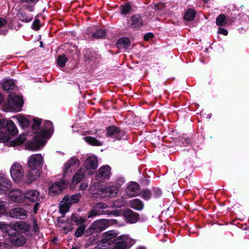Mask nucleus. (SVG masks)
I'll return each mask as SVG.
<instances>
[{"label":"nucleus","mask_w":249,"mask_h":249,"mask_svg":"<svg viewBox=\"0 0 249 249\" xmlns=\"http://www.w3.org/2000/svg\"><path fill=\"white\" fill-rule=\"evenodd\" d=\"M32 129L35 136L33 140L28 137L26 144V148L29 150H39L42 148L48 139L52 134L53 124L49 121L42 120L39 118H34Z\"/></svg>","instance_id":"f257e3e1"},{"label":"nucleus","mask_w":249,"mask_h":249,"mask_svg":"<svg viewBox=\"0 0 249 249\" xmlns=\"http://www.w3.org/2000/svg\"><path fill=\"white\" fill-rule=\"evenodd\" d=\"M18 133V129L14 122L11 120H6L5 126L0 129V142L9 146L20 145L28 138L24 135H20L16 140H11L12 137L17 135Z\"/></svg>","instance_id":"f03ea898"},{"label":"nucleus","mask_w":249,"mask_h":249,"mask_svg":"<svg viewBox=\"0 0 249 249\" xmlns=\"http://www.w3.org/2000/svg\"><path fill=\"white\" fill-rule=\"evenodd\" d=\"M115 219H100L95 221L87 230L86 232L88 234H90L94 231L101 232L109 226L116 223Z\"/></svg>","instance_id":"7ed1b4c3"},{"label":"nucleus","mask_w":249,"mask_h":249,"mask_svg":"<svg viewBox=\"0 0 249 249\" xmlns=\"http://www.w3.org/2000/svg\"><path fill=\"white\" fill-rule=\"evenodd\" d=\"M136 241L128 234H122L113 241L114 246L111 249H128Z\"/></svg>","instance_id":"20e7f679"},{"label":"nucleus","mask_w":249,"mask_h":249,"mask_svg":"<svg viewBox=\"0 0 249 249\" xmlns=\"http://www.w3.org/2000/svg\"><path fill=\"white\" fill-rule=\"evenodd\" d=\"M98 185L90 186L89 191L91 193H99L103 197H113L115 196L118 193V188L116 186H100L98 187L97 191L95 190V187Z\"/></svg>","instance_id":"39448f33"},{"label":"nucleus","mask_w":249,"mask_h":249,"mask_svg":"<svg viewBox=\"0 0 249 249\" xmlns=\"http://www.w3.org/2000/svg\"><path fill=\"white\" fill-rule=\"evenodd\" d=\"M81 198L80 194H76L71 196H66L64 197L59 204V211L61 213H67L71 205L79 202Z\"/></svg>","instance_id":"423d86ee"},{"label":"nucleus","mask_w":249,"mask_h":249,"mask_svg":"<svg viewBox=\"0 0 249 249\" xmlns=\"http://www.w3.org/2000/svg\"><path fill=\"white\" fill-rule=\"evenodd\" d=\"M23 103V99L21 96H18L15 93L11 94L9 96L7 105L8 108L6 111H19L21 110Z\"/></svg>","instance_id":"0eeeda50"},{"label":"nucleus","mask_w":249,"mask_h":249,"mask_svg":"<svg viewBox=\"0 0 249 249\" xmlns=\"http://www.w3.org/2000/svg\"><path fill=\"white\" fill-rule=\"evenodd\" d=\"M10 175L14 182L21 181L24 177V170L22 165L17 162L14 163L10 168Z\"/></svg>","instance_id":"6e6552de"},{"label":"nucleus","mask_w":249,"mask_h":249,"mask_svg":"<svg viewBox=\"0 0 249 249\" xmlns=\"http://www.w3.org/2000/svg\"><path fill=\"white\" fill-rule=\"evenodd\" d=\"M80 164V160L76 157L70 158L64 165L63 168V175L64 177L70 176L78 167Z\"/></svg>","instance_id":"1a4fd4ad"},{"label":"nucleus","mask_w":249,"mask_h":249,"mask_svg":"<svg viewBox=\"0 0 249 249\" xmlns=\"http://www.w3.org/2000/svg\"><path fill=\"white\" fill-rule=\"evenodd\" d=\"M11 201L17 204H24V191L18 188L11 190L9 193Z\"/></svg>","instance_id":"9d476101"},{"label":"nucleus","mask_w":249,"mask_h":249,"mask_svg":"<svg viewBox=\"0 0 249 249\" xmlns=\"http://www.w3.org/2000/svg\"><path fill=\"white\" fill-rule=\"evenodd\" d=\"M44 162L43 156L40 154H33L28 160L27 164L30 168L38 169L42 167Z\"/></svg>","instance_id":"9b49d317"},{"label":"nucleus","mask_w":249,"mask_h":249,"mask_svg":"<svg viewBox=\"0 0 249 249\" xmlns=\"http://www.w3.org/2000/svg\"><path fill=\"white\" fill-rule=\"evenodd\" d=\"M84 166L89 174H92V171L96 169L98 166L97 157L95 155L88 156L84 163Z\"/></svg>","instance_id":"f8f14e48"},{"label":"nucleus","mask_w":249,"mask_h":249,"mask_svg":"<svg viewBox=\"0 0 249 249\" xmlns=\"http://www.w3.org/2000/svg\"><path fill=\"white\" fill-rule=\"evenodd\" d=\"M39 192L36 190L27 189L24 191V204L28 201L36 202L39 199Z\"/></svg>","instance_id":"ddd939ff"},{"label":"nucleus","mask_w":249,"mask_h":249,"mask_svg":"<svg viewBox=\"0 0 249 249\" xmlns=\"http://www.w3.org/2000/svg\"><path fill=\"white\" fill-rule=\"evenodd\" d=\"M8 233L9 235V241L12 245L20 247L26 243V238L24 236L17 233L11 235Z\"/></svg>","instance_id":"4468645a"},{"label":"nucleus","mask_w":249,"mask_h":249,"mask_svg":"<svg viewBox=\"0 0 249 249\" xmlns=\"http://www.w3.org/2000/svg\"><path fill=\"white\" fill-rule=\"evenodd\" d=\"M27 211L20 207L11 209L9 212L10 217L21 220L25 219L27 217Z\"/></svg>","instance_id":"2eb2a0df"},{"label":"nucleus","mask_w":249,"mask_h":249,"mask_svg":"<svg viewBox=\"0 0 249 249\" xmlns=\"http://www.w3.org/2000/svg\"><path fill=\"white\" fill-rule=\"evenodd\" d=\"M66 186L63 181L57 182L53 184L49 189V194L50 196H55L60 194Z\"/></svg>","instance_id":"dca6fc26"},{"label":"nucleus","mask_w":249,"mask_h":249,"mask_svg":"<svg viewBox=\"0 0 249 249\" xmlns=\"http://www.w3.org/2000/svg\"><path fill=\"white\" fill-rule=\"evenodd\" d=\"M107 136L115 139L116 140H120L124 135V132L115 126L108 127L107 129Z\"/></svg>","instance_id":"f3484780"},{"label":"nucleus","mask_w":249,"mask_h":249,"mask_svg":"<svg viewBox=\"0 0 249 249\" xmlns=\"http://www.w3.org/2000/svg\"><path fill=\"white\" fill-rule=\"evenodd\" d=\"M110 167L107 165L101 167L95 176L97 180L108 179L110 177Z\"/></svg>","instance_id":"a211bd4d"},{"label":"nucleus","mask_w":249,"mask_h":249,"mask_svg":"<svg viewBox=\"0 0 249 249\" xmlns=\"http://www.w3.org/2000/svg\"><path fill=\"white\" fill-rule=\"evenodd\" d=\"M12 186L11 180L5 176L0 175V194H5Z\"/></svg>","instance_id":"6ab92c4d"},{"label":"nucleus","mask_w":249,"mask_h":249,"mask_svg":"<svg viewBox=\"0 0 249 249\" xmlns=\"http://www.w3.org/2000/svg\"><path fill=\"white\" fill-rule=\"evenodd\" d=\"M40 176V171L38 169L30 168L28 171L24 182L30 184Z\"/></svg>","instance_id":"aec40b11"},{"label":"nucleus","mask_w":249,"mask_h":249,"mask_svg":"<svg viewBox=\"0 0 249 249\" xmlns=\"http://www.w3.org/2000/svg\"><path fill=\"white\" fill-rule=\"evenodd\" d=\"M13 229L21 233L27 232L30 230V225L24 221L16 222L12 226Z\"/></svg>","instance_id":"412c9836"},{"label":"nucleus","mask_w":249,"mask_h":249,"mask_svg":"<svg viewBox=\"0 0 249 249\" xmlns=\"http://www.w3.org/2000/svg\"><path fill=\"white\" fill-rule=\"evenodd\" d=\"M140 186L136 182L130 183L126 189V194L130 197H133L139 194Z\"/></svg>","instance_id":"4be33fe9"},{"label":"nucleus","mask_w":249,"mask_h":249,"mask_svg":"<svg viewBox=\"0 0 249 249\" xmlns=\"http://www.w3.org/2000/svg\"><path fill=\"white\" fill-rule=\"evenodd\" d=\"M85 177V171L83 169H79L73 177L71 184V188H74L75 186Z\"/></svg>","instance_id":"5701e85b"},{"label":"nucleus","mask_w":249,"mask_h":249,"mask_svg":"<svg viewBox=\"0 0 249 249\" xmlns=\"http://www.w3.org/2000/svg\"><path fill=\"white\" fill-rule=\"evenodd\" d=\"M124 214L126 220L130 223H135L139 219L138 214L132 212L130 209L126 210L124 212Z\"/></svg>","instance_id":"b1692460"},{"label":"nucleus","mask_w":249,"mask_h":249,"mask_svg":"<svg viewBox=\"0 0 249 249\" xmlns=\"http://www.w3.org/2000/svg\"><path fill=\"white\" fill-rule=\"evenodd\" d=\"M131 20V26L132 28H139L142 25L141 17L138 15L132 16Z\"/></svg>","instance_id":"393cba45"},{"label":"nucleus","mask_w":249,"mask_h":249,"mask_svg":"<svg viewBox=\"0 0 249 249\" xmlns=\"http://www.w3.org/2000/svg\"><path fill=\"white\" fill-rule=\"evenodd\" d=\"M118 235V233L116 231L111 230L106 231L103 233V238L110 244L111 240L116 237Z\"/></svg>","instance_id":"a878e982"},{"label":"nucleus","mask_w":249,"mask_h":249,"mask_svg":"<svg viewBox=\"0 0 249 249\" xmlns=\"http://www.w3.org/2000/svg\"><path fill=\"white\" fill-rule=\"evenodd\" d=\"M130 44V40L127 37L120 38L117 42V46L120 49H127Z\"/></svg>","instance_id":"bb28decb"},{"label":"nucleus","mask_w":249,"mask_h":249,"mask_svg":"<svg viewBox=\"0 0 249 249\" xmlns=\"http://www.w3.org/2000/svg\"><path fill=\"white\" fill-rule=\"evenodd\" d=\"M130 206L131 208L137 210H141L143 208L142 202L138 199H134L130 201Z\"/></svg>","instance_id":"cd10ccee"},{"label":"nucleus","mask_w":249,"mask_h":249,"mask_svg":"<svg viewBox=\"0 0 249 249\" xmlns=\"http://www.w3.org/2000/svg\"><path fill=\"white\" fill-rule=\"evenodd\" d=\"M9 209V203L0 200V217L6 214Z\"/></svg>","instance_id":"c85d7f7f"},{"label":"nucleus","mask_w":249,"mask_h":249,"mask_svg":"<svg viewBox=\"0 0 249 249\" xmlns=\"http://www.w3.org/2000/svg\"><path fill=\"white\" fill-rule=\"evenodd\" d=\"M17 15L19 19L23 22H29L33 19V16L30 15H28L24 11H19Z\"/></svg>","instance_id":"c756f323"},{"label":"nucleus","mask_w":249,"mask_h":249,"mask_svg":"<svg viewBox=\"0 0 249 249\" xmlns=\"http://www.w3.org/2000/svg\"><path fill=\"white\" fill-rule=\"evenodd\" d=\"M15 83L13 80L6 79L4 80L2 82V88L6 91H9L13 89L15 87Z\"/></svg>","instance_id":"7c9ffc66"},{"label":"nucleus","mask_w":249,"mask_h":249,"mask_svg":"<svg viewBox=\"0 0 249 249\" xmlns=\"http://www.w3.org/2000/svg\"><path fill=\"white\" fill-rule=\"evenodd\" d=\"M85 141L93 146H100L103 144V142H100L95 138L91 137H84Z\"/></svg>","instance_id":"2f4dec72"},{"label":"nucleus","mask_w":249,"mask_h":249,"mask_svg":"<svg viewBox=\"0 0 249 249\" xmlns=\"http://www.w3.org/2000/svg\"><path fill=\"white\" fill-rule=\"evenodd\" d=\"M71 220L76 223L77 225H82L86 221V218L80 216L76 214H72Z\"/></svg>","instance_id":"473e14b6"},{"label":"nucleus","mask_w":249,"mask_h":249,"mask_svg":"<svg viewBox=\"0 0 249 249\" xmlns=\"http://www.w3.org/2000/svg\"><path fill=\"white\" fill-rule=\"evenodd\" d=\"M228 21L226 17L223 14L219 15L216 19V24L219 26H223L227 24Z\"/></svg>","instance_id":"72a5a7b5"},{"label":"nucleus","mask_w":249,"mask_h":249,"mask_svg":"<svg viewBox=\"0 0 249 249\" xmlns=\"http://www.w3.org/2000/svg\"><path fill=\"white\" fill-rule=\"evenodd\" d=\"M196 15V13L194 10L189 9L188 10L184 15V19L187 21L192 20Z\"/></svg>","instance_id":"f704fd0d"},{"label":"nucleus","mask_w":249,"mask_h":249,"mask_svg":"<svg viewBox=\"0 0 249 249\" xmlns=\"http://www.w3.org/2000/svg\"><path fill=\"white\" fill-rule=\"evenodd\" d=\"M16 118L17 119L18 122L22 127H26L29 125V121L24 116H18Z\"/></svg>","instance_id":"c9c22d12"},{"label":"nucleus","mask_w":249,"mask_h":249,"mask_svg":"<svg viewBox=\"0 0 249 249\" xmlns=\"http://www.w3.org/2000/svg\"><path fill=\"white\" fill-rule=\"evenodd\" d=\"M95 207L98 211H102L103 212V214H109L106 211L108 206L106 204L103 203H98Z\"/></svg>","instance_id":"e433bc0d"},{"label":"nucleus","mask_w":249,"mask_h":249,"mask_svg":"<svg viewBox=\"0 0 249 249\" xmlns=\"http://www.w3.org/2000/svg\"><path fill=\"white\" fill-rule=\"evenodd\" d=\"M109 242H107L103 238L102 240L97 243L95 249H104L109 245Z\"/></svg>","instance_id":"4c0bfd02"},{"label":"nucleus","mask_w":249,"mask_h":249,"mask_svg":"<svg viewBox=\"0 0 249 249\" xmlns=\"http://www.w3.org/2000/svg\"><path fill=\"white\" fill-rule=\"evenodd\" d=\"M131 7L129 3H126L121 6V13L124 15L130 13Z\"/></svg>","instance_id":"58836bf2"},{"label":"nucleus","mask_w":249,"mask_h":249,"mask_svg":"<svg viewBox=\"0 0 249 249\" xmlns=\"http://www.w3.org/2000/svg\"><path fill=\"white\" fill-rule=\"evenodd\" d=\"M67 61V58L65 55H61L57 58V64L61 67L65 66L66 62Z\"/></svg>","instance_id":"ea45409f"},{"label":"nucleus","mask_w":249,"mask_h":249,"mask_svg":"<svg viewBox=\"0 0 249 249\" xmlns=\"http://www.w3.org/2000/svg\"><path fill=\"white\" fill-rule=\"evenodd\" d=\"M103 213L102 211H98L97 209H96V208L94 207L93 209L89 212L88 217L91 218L96 215L103 214Z\"/></svg>","instance_id":"a19ab883"},{"label":"nucleus","mask_w":249,"mask_h":249,"mask_svg":"<svg viewBox=\"0 0 249 249\" xmlns=\"http://www.w3.org/2000/svg\"><path fill=\"white\" fill-rule=\"evenodd\" d=\"M86 229V226L84 225H82L80 226V227L78 228V229L76 230V232H75V236L76 237H80L82 234L84 233V231Z\"/></svg>","instance_id":"79ce46f5"},{"label":"nucleus","mask_w":249,"mask_h":249,"mask_svg":"<svg viewBox=\"0 0 249 249\" xmlns=\"http://www.w3.org/2000/svg\"><path fill=\"white\" fill-rule=\"evenodd\" d=\"M106 33L104 30H98L96 31V33L93 34V36L94 37H96L97 38H100L103 37L105 36Z\"/></svg>","instance_id":"37998d69"},{"label":"nucleus","mask_w":249,"mask_h":249,"mask_svg":"<svg viewBox=\"0 0 249 249\" xmlns=\"http://www.w3.org/2000/svg\"><path fill=\"white\" fill-rule=\"evenodd\" d=\"M10 225L6 224L4 222H0V229L3 232L8 231V230L11 228Z\"/></svg>","instance_id":"c03bdc74"},{"label":"nucleus","mask_w":249,"mask_h":249,"mask_svg":"<svg viewBox=\"0 0 249 249\" xmlns=\"http://www.w3.org/2000/svg\"><path fill=\"white\" fill-rule=\"evenodd\" d=\"M151 196V193L148 190H144L142 192V197L145 199L148 200L150 199Z\"/></svg>","instance_id":"a18cd8bd"},{"label":"nucleus","mask_w":249,"mask_h":249,"mask_svg":"<svg viewBox=\"0 0 249 249\" xmlns=\"http://www.w3.org/2000/svg\"><path fill=\"white\" fill-rule=\"evenodd\" d=\"M40 26V21L37 19H35L32 24L33 29H34V30H36V31H37L39 29Z\"/></svg>","instance_id":"49530a36"},{"label":"nucleus","mask_w":249,"mask_h":249,"mask_svg":"<svg viewBox=\"0 0 249 249\" xmlns=\"http://www.w3.org/2000/svg\"><path fill=\"white\" fill-rule=\"evenodd\" d=\"M217 33L218 34H222L224 36H227L228 34V31L226 29L221 27H219L217 31Z\"/></svg>","instance_id":"de8ad7c7"},{"label":"nucleus","mask_w":249,"mask_h":249,"mask_svg":"<svg viewBox=\"0 0 249 249\" xmlns=\"http://www.w3.org/2000/svg\"><path fill=\"white\" fill-rule=\"evenodd\" d=\"M161 194V191L159 188L153 189V195L155 197H159Z\"/></svg>","instance_id":"09e8293b"},{"label":"nucleus","mask_w":249,"mask_h":249,"mask_svg":"<svg viewBox=\"0 0 249 249\" xmlns=\"http://www.w3.org/2000/svg\"><path fill=\"white\" fill-rule=\"evenodd\" d=\"M88 186V184L87 182H82L80 186L79 189L81 190H85Z\"/></svg>","instance_id":"8fccbe9b"},{"label":"nucleus","mask_w":249,"mask_h":249,"mask_svg":"<svg viewBox=\"0 0 249 249\" xmlns=\"http://www.w3.org/2000/svg\"><path fill=\"white\" fill-rule=\"evenodd\" d=\"M153 37V35L152 33H149L146 34L144 36V38L145 40H148L150 38H152Z\"/></svg>","instance_id":"3c124183"},{"label":"nucleus","mask_w":249,"mask_h":249,"mask_svg":"<svg viewBox=\"0 0 249 249\" xmlns=\"http://www.w3.org/2000/svg\"><path fill=\"white\" fill-rule=\"evenodd\" d=\"M6 125V120L0 119V129L3 128Z\"/></svg>","instance_id":"603ef678"},{"label":"nucleus","mask_w":249,"mask_h":249,"mask_svg":"<svg viewBox=\"0 0 249 249\" xmlns=\"http://www.w3.org/2000/svg\"><path fill=\"white\" fill-rule=\"evenodd\" d=\"M38 0H21L22 2H26L28 3H36Z\"/></svg>","instance_id":"864d4df0"},{"label":"nucleus","mask_w":249,"mask_h":249,"mask_svg":"<svg viewBox=\"0 0 249 249\" xmlns=\"http://www.w3.org/2000/svg\"><path fill=\"white\" fill-rule=\"evenodd\" d=\"M39 203H36L33 207V212L36 213L38 210Z\"/></svg>","instance_id":"5fc2aeb1"},{"label":"nucleus","mask_w":249,"mask_h":249,"mask_svg":"<svg viewBox=\"0 0 249 249\" xmlns=\"http://www.w3.org/2000/svg\"><path fill=\"white\" fill-rule=\"evenodd\" d=\"M6 21L3 18H0V27L5 25Z\"/></svg>","instance_id":"6e6d98bb"},{"label":"nucleus","mask_w":249,"mask_h":249,"mask_svg":"<svg viewBox=\"0 0 249 249\" xmlns=\"http://www.w3.org/2000/svg\"><path fill=\"white\" fill-rule=\"evenodd\" d=\"M26 9L30 12H33L34 11V7L32 6H27L26 7Z\"/></svg>","instance_id":"4d7b16f0"},{"label":"nucleus","mask_w":249,"mask_h":249,"mask_svg":"<svg viewBox=\"0 0 249 249\" xmlns=\"http://www.w3.org/2000/svg\"><path fill=\"white\" fill-rule=\"evenodd\" d=\"M110 214H114L115 215H119L121 214V213L119 212H113Z\"/></svg>","instance_id":"13d9d810"},{"label":"nucleus","mask_w":249,"mask_h":249,"mask_svg":"<svg viewBox=\"0 0 249 249\" xmlns=\"http://www.w3.org/2000/svg\"><path fill=\"white\" fill-rule=\"evenodd\" d=\"M7 32L6 30L0 31V35H5Z\"/></svg>","instance_id":"bf43d9fd"},{"label":"nucleus","mask_w":249,"mask_h":249,"mask_svg":"<svg viewBox=\"0 0 249 249\" xmlns=\"http://www.w3.org/2000/svg\"><path fill=\"white\" fill-rule=\"evenodd\" d=\"M3 97L1 94L0 93V103L2 101Z\"/></svg>","instance_id":"052dcab7"},{"label":"nucleus","mask_w":249,"mask_h":249,"mask_svg":"<svg viewBox=\"0 0 249 249\" xmlns=\"http://www.w3.org/2000/svg\"><path fill=\"white\" fill-rule=\"evenodd\" d=\"M203 1L205 3L207 2H208V0H203Z\"/></svg>","instance_id":"680f3d73"},{"label":"nucleus","mask_w":249,"mask_h":249,"mask_svg":"<svg viewBox=\"0 0 249 249\" xmlns=\"http://www.w3.org/2000/svg\"><path fill=\"white\" fill-rule=\"evenodd\" d=\"M40 46L42 47V42H40Z\"/></svg>","instance_id":"e2e57ef3"},{"label":"nucleus","mask_w":249,"mask_h":249,"mask_svg":"<svg viewBox=\"0 0 249 249\" xmlns=\"http://www.w3.org/2000/svg\"><path fill=\"white\" fill-rule=\"evenodd\" d=\"M71 249H76L75 248H74V247H73Z\"/></svg>","instance_id":"0e129e2a"}]
</instances>
